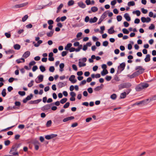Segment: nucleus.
I'll list each match as a JSON object with an SVG mask.
<instances>
[{"mask_svg":"<svg viewBox=\"0 0 156 156\" xmlns=\"http://www.w3.org/2000/svg\"><path fill=\"white\" fill-rule=\"evenodd\" d=\"M123 33L124 34H128L129 33V31L126 28H124L122 30Z\"/></svg>","mask_w":156,"mask_h":156,"instance_id":"43","label":"nucleus"},{"mask_svg":"<svg viewBox=\"0 0 156 156\" xmlns=\"http://www.w3.org/2000/svg\"><path fill=\"white\" fill-rule=\"evenodd\" d=\"M67 101V99L66 98H63L60 101V102L62 104H63L65 103Z\"/></svg>","mask_w":156,"mask_h":156,"instance_id":"40","label":"nucleus"},{"mask_svg":"<svg viewBox=\"0 0 156 156\" xmlns=\"http://www.w3.org/2000/svg\"><path fill=\"white\" fill-rule=\"evenodd\" d=\"M132 86L131 84L129 83H126L120 85V86L122 88H128Z\"/></svg>","mask_w":156,"mask_h":156,"instance_id":"4","label":"nucleus"},{"mask_svg":"<svg viewBox=\"0 0 156 156\" xmlns=\"http://www.w3.org/2000/svg\"><path fill=\"white\" fill-rule=\"evenodd\" d=\"M41 101V99H38L36 100H35L34 101H31L30 103L31 104H38Z\"/></svg>","mask_w":156,"mask_h":156,"instance_id":"29","label":"nucleus"},{"mask_svg":"<svg viewBox=\"0 0 156 156\" xmlns=\"http://www.w3.org/2000/svg\"><path fill=\"white\" fill-rule=\"evenodd\" d=\"M44 108L45 110H48L50 108V106L49 105H47L44 106Z\"/></svg>","mask_w":156,"mask_h":156,"instance_id":"61","label":"nucleus"},{"mask_svg":"<svg viewBox=\"0 0 156 156\" xmlns=\"http://www.w3.org/2000/svg\"><path fill=\"white\" fill-rule=\"evenodd\" d=\"M48 23L50 25H51L54 23L53 21L52 20H49L48 21Z\"/></svg>","mask_w":156,"mask_h":156,"instance_id":"63","label":"nucleus"},{"mask_svg":"<svg viewBox=\"0 0 156 156\" xmlns=\"http://www.w3.org/2000/svg\"><path fill=\"white\" fill-rule=\"evenodd\" d=\"M15 106H14L13 108H19V107L21 105L20 102L19 101H16L15 103Z\"/></svg>","mask_w":156,"mask_h":156,"instance_id":"13","label":"nucleus"},{"mask_svg":"<svg viewBox=\"0 0 156 156\" xmlns=\"http://www.w3.org/2000/svg\"><path fill=\"white\" fill-rule=\"evenodd\" d=\"M63 4L62 3H61L59 5V6L57 8V10L56 11V12L57 13H58L60 12L61 9L63 7Z\"/></svg>","mask_w":156,"mask_h":156,"instance_id":"22","label":"nucleus"},{"mask_svg":"<svg viewBox=\"0 0 156 156\" xmlns=\"http://www.w3.org/2000/svg\"><path fill=\"white\" fill-rule=\"evenodd\" d=\"M28 18V16L27 15H26L23 16L22 19V21L23 22L25 21Z\"/></svg>","mask_w":156,"mask_h":156,"instance_id":"44","label":"nucleus"},{"mask_svg":"<svg viewBox=\"0 0 156 156\" xmlns=\"http://www.w3.org/2000/svg\"><path fill=\"white\" fill-rule=\"evenodd\" d=\"M64 64L63 63H61L59 65V67L60 68L59 70H60V71L62 72V71H63V69L64 68Z\"/></svg>","mask_w":156,"mask_h":156,"instance_id":"35","label":"nucleus"},{"mask_svg":"<svg viewBox=\"0 0 156 156\" xmlns=\"http://www.w3.org/2000/svg\"><path fill=\"white\" fill-rule=\"evenodd\" d=\"M126 95V92H124L121 94L120 97L121 98H125Z\"/></svg>","mask_w":156,"mask_h":156,"instance_id":"33","label":"nucleus"},{"mask_svg":"<svg viewBox=\"0 0 156 156\" xmlns=\"http://www.w3.org/2000/svg\"><path fill=\"white\" fill-rule=\"evenodd\" d=\"M87 59L86 58H83L82 59H79V61H81L83 62H86Z\"/></svg>","mask_w":156,"mask_h":156,"instance_id":"52","label":"nucleus"},{"mask_svg":"<svg viewBox=\"0 0 156 156\" xmlns=\"http://www.w3.org/2000/svg\"><path fill=\"white\" fill-rule=\"evenodd\" d=\"M1 94L3 97H5V96L6 94V89H3Z\"/></svg>","mask_w":156,"mask_h":156,"instance_id":"38","label":"nucleus"},{"mask_svg":"<svg viewBox=\"0 0 156 156\" xmlns=\"http://www.w3.org/2000/svg\"><path fill=\"white\" fill-rule=\"evenodd\" d=\"M108 73V70L107 69H103L101 72V74L102 76H104Z\"/></svg>","mask_w":156,"mask_h":156,"instance_id":"25","label":"nucleus"},{"mask_svg":"<svg viewBox=\"0 0 156 156\" xmlns=\"http://www.w3.org/2000/svg\"><path fill=\"white\" fill-rule=\"evenodd\" d=\"M91 10L93 12H95L98 10V8L96 6H93L91 8Z\"/></svg>","mask_w":156,"mask_h":156,"instance_id":"31","label":"nucleus"},{"mask_svg":"<svg viewBox=\"0 0 156 156\" xmlns=\"http://www.w3.org/2000/svg\"><path fill=\"white\" fill-rule=\"evenodd\" d=\"M74 119V117L73 116L70 117H68L65 118H64L63 120V122H66L69 120H73Z\"/></svg>","mask_w":156,"mask_h":156,"instance_id":"8","label":"nucleus"},{"mask_svg":"<svg viewBox=\"0 0 156 156\" xmlns=\"http://www.w3.org/2000/svg\"><path fill=\"white\" fill-rule=\"evenodd\" d=\"M98 20V19L96 17H94L93 18H91L90 20V23H94L96 22Z\"/></svg>","mask_w":156,"mask_h":156,"instance_id":"16","label":"nucleus"},{"mask_svg":"<svg viewBox=\"0 0 156 156\" xmlns=\"http://www.w3.org/2000/svg\"><path fill=\"white\" fill-rule=\"evenodd\" d=\"M28 4V2H27L22 4L15 5L13 6V8L14 9H17L24 7L27 5Z\"/></svg>","mask_w":156,"mask_h":156,"instance_id":"3","label":"nucleus"},{"mask_svg":"<svg viewBox=\"0 0 156 156\" xmlns=\"http://www.w3.org/2000/svg\"><path fill=\"white\" fill-rule=\"evenodd\" d=\"M114 30L113 27H111L110 29H109L108 30V33L110 34H112L114 33Z\"/></svg>","mask_w":156,"mask_h":156,"instance_id":"30","label":"nucleus"},{"mask_svg":"<svg viewBox=\"0 0 156 156\" xmlns=\"http://www.w3.org/2000/svg\"><path fill=\"white\" fill-rule=\"evenodd\" d=\"M102 88V87L100 86H98L95 87L94 90L96 91H98Z\"/></svg>","mask_w":156,"mask_h":156,"instance_id":"51","label":"nucleus"},{"mask_svg":"<svg viewBox=\"0 0 156 156\" xmlns=\"http://www.w3.org/2000/svg\"><path fill=\"white\" fill-rule=\"evenodd\" d=\"M70 103L69 102L66 103L63 106V108H67L69 106Z\"/></svg>","mask_w":156,"mask_h":156,"instance_id":"55","label":"nucleus"},{"mask_svg":"<svg viewBox=\"0 0 156 156\" xmlns=\"http://www.w3.org/2000/svg\"><path fill=\"white\" fill-rule=\"evenodd\" d=\"M110 98L113 100H115L117 98L116 95L115 94H113L111 96Z\"/></svg>","mask_w":156,"mask_h":156,"instance_id":"39","label":"nucleus"},{"mask_svg":"<svg viewBox=\"0 0 156 156\" xmlns=\"http://www.w3.org/2000/svg\"><path fill=\"white\" fill-rule=\"evenodd\" d=\"M154 24H152L149 27V29L150 30H153L154 28Z\"/></svg>","mask_w":156,"mask_h":156,"instance_id":"64","label":"nucleus"},{"mask_svg":"<svg viewBox=\"0 0 156 156\" xmlns=\"http://www.w3.org/2000/svg\"><path fill=\"white\" fill-rule=\"evenodd\" d=\"M149 86V84L146 83H141L138 85L135 88L136 91H139L142 90L147 87Z\"/></svg>","mask_w":156,"mask_h":156,"instance_id":"1","label":"nucleus"},{"mask_svg":"<svg viewBox=\"0 0 156 156\" xmlns=\"http://www.w3.org/2000/svg\"><path fill=\"white\" fill-rule=\"evenodd\" d=\"M135 69L136 70H137L135 72L138 75L143 73L145 70L141 66H137L136 67Z\"/></svg>","mask_w":156,"mask_h":156,"instance_id":"2","label":"nucleus"},{"mask_svg":"<svg viewBox=\"0 0 156 156\" xmlns=\"http://www.w3.org/2000/svg\"><path fill=\"white\" fill-rule=\"evenodd\" d=\"M87 91L90 94H91L93 92V89L91 87H90L88 88Z\"/></svg>","mask_w":156,"mask_h":156,"instance_id":"62","label":"nucleus"},{"mask_svg":"<svg viewBox=\"0 0 156 156\" xmlns=\"http://www.w3.org/2000/svg\"><path fill=\"white\" fill-rule=\"evenodd\" d=\"M33 97V95L32 94H30V95L28 96L26 98V99H27L28 101L30 100L31 98Z\"/></svg>","mask_w":156,"mask_h":156,"instance_id":"56","label":"nucleus"},{"mask_svg":"<svg viewBox=\"0 0 156 156\" xmlns=\"http://www.w3.org/2000/svg\"><path fill=\"white\" fill-rule=\"evenodd\" d=\"M38 80L39 81V82H37L36 80H35V82L36 83H38L39 82H42L43 81L44 76L42 75H40L37 77Z\"/></svg>","mask_w":156,"mask_h":156,"instance_id":"14","label":"nucleus"},{"mask_svg":"<svg viewBox=\"0 0 156 156\" xmlns=\"http://www.w3.org/2000/svg\"><path fill=\"white\" fill-rule=\"evenodd\" d=\"M133 14H136L137 16H139L140 14V12L139 10H137L135 11H133Z\"/></svg>","mask_w":156,"mask_h":156,"instance_id":"34","label":"nucleus"},{"mask_svg":"<svg viewBox=\"0 0 156 156\" xmlns=\"http://www.w3.org/2000/svg\"><path fill=\"white\" fill-rule=\"evenodd\" d=\"M51 123L52 122L51 120L48 121L46 124V126L47 127L50 126L51 125Z\"/></svg>","mask_w":156,"mask_h":156,"instance_id":"46","label":"nucleus"},{"mask_svg":"<svg viewBox=\"0 0 156 156\" xmlns=\"http://www.w3.org/2000/svg\"><path fill=\"white\" fill-rule=\"evenodd\" d=\"M42 42L43 41L42 40H39L37 41V43H35L34 42L33 43L34 44V46L35 47H38L40 45V44L42 43Z\"/></svg>","mask_w":156,"mask_h":156,"instance_id":"19","label":"nucleus"},{"mask_svg":"<svg viewBox=\"0 0 156 156\" xmlns=\"http://www.w3.org/2000/svg\"><path fill=\"white\" fill-rule=\"evenodd\" d=\"M141 20L143 23L146 22L147 18L145 17H142L141 18Z\"/></svg>","mask_w":156,"mask_h":156,"instance_id":"57","label":"nucleus"},{"mask_svg":"<svg viewBox=\"0 0 156 156\" xmlns=\"http://www.w3.org/2000/svg\"><path fill=\"white\" fill-rule=\"evenodd\" d=\"M141 11L144 14H146L147 12V10L143 8L141 9Z\"/></svg>","mask_w":156,"mask_h":156,"instance_id":"60","label":"nucleus"},{"mask_svg":"<svg viewBox=\"0 0 156 156\" xmlns=\"http://www.w3.org/2000/svg\"><path fill=\"white\" fill-rule=\"evenodd\" d=\"M49 70L50 72H54V71L55 70L54 67L53 66H50L49 67Z\"/></svg>","mask_w":156,"mask_h":156,"instance_id":"47","label":"nucleus"},{"mask_svg":"<svg viewBox=\"0 0 156 156\" xmlns=\"http://www.w3.org/2000/svg\"><path fill=\"white\" fill-rule=\"evenodd\" d=\"M138 75L137 74V73L135 72L134 73L132 74L131 75H128V76L130 78L132 79L133 78H134L137 76Z\"/></svg>","mask_w":156,"mask_h":156,"instance_id":"20","label":"nucleus"},{"mask_svg":"<svg viewBox=\"0 0 156 156\" xmlns=\"http://www.w3.org/2000/svg\"><path fill=\"white\" fill-rule=\"evenodd\" d=\"M112 78V77L111 76H106L105 78V79L107 81H110V80H111Z\"/></svg>","mask_w":156,"mask_h":156,"instance_id":"48","label":"nucleus"},{"mask_svg":"<svg viewBox=\"0 0 156 156\" xmlns=\"http://www.w3.org/2000/svg\"><path fill=\"white\" fill-rule=\"evenodd\" d=\"M18 94L22 96H23L25 94V92L24 91H19Z\"/></svg>","mask_w":156,"mask_h":156,"instance_id":"54","label":"nucleus"},{"mask_svg":"<svg viewBox=\"0 0 156 156\" xmlns=\"http://www.w3.org/2000/svg\"><path fill=\"white\" fill-rule=\"evenodd\" d=\"M36 63V62L34 61H32L30 62L29 63V65L30 66L34 65Z\"/></svg>","mask_w":156,"mask_h":156,"instance_id":"59","label":"nucleus"},{"mask_svg":"<svg viewBox=\"0 0 156 156\" xmlns=\"http://www.w3.org/2000/svg\"><path fill=\"white\" fill-rule=\"evenodd\" d=\"M34 82V81L33 80H31L30 82L29 83L28 85V86L29 87H31L33 85V83Z\"/></svg>","mask_w":156,"mask_h":156,"instance_id":"49","label":"nucleus"},{"mask_svg":"<svg viewBox=\"0 0 156 156\" xmlns=\"http://www.w3.org/2000/svg\"><path fill=\"white\" fill-rule=\"evenodd\" d=\"M53 54L52 52L50 53L48 55V60L50 61H53L54 60V58L53 57Z\"/></svg>","mask_w":156,"mask_h":156,"instance_id":"11","label":"nucleus"},{"mask_svg":"<svg viewBox=\"0 0 156 156\" xmlns=\"http://www.w3.org/2000/svg\"><path fill=\"white\" fill-rule=\"evenodd\" d=\"M107 14L108 13L107 12H105L101 16L100 18V20L101 21H102L104 19L107 17Z\"/></svg>","mask_w":156,"mask_h":156,"instance_id":"12","label":"nucleus"},{"mask_svg":"<svg viewBox=\"0 0 156 156\" xmlns=\"http://www.w3.org/2000/svg\"><path fill=\"white\" fill-rule=\"evenodd\" d=\"M124 18H125V19L127 20V21H130L131 20V18L129 16V15L127 13H125L124 15Z\"/></svg>","mask_w":156,"mask_h":156,"instance_id":"15","label":"nucleus"},{"mask_svg":"<svg viewBox=\"0 0 156 156\" xmlns=\"http://www.w3.org/2000/svg\"><path fill=\"white\" fill-rule=\"evenodd\" d=\"M116 18L118 21H120L122 20V17L121 16L119 15L117 16Z\"/></svg>","mask_w":156,"mask_h":156,"instance_id":"50","label":"nucleus"},{"mask_svg":"<svg viewBox=\"0 0 156 156\" xmlns=\"http://www.w3.org/2000/svg\"><path fill=\"white\" fill-rule=\"evenodd\" d=\"M18 63H20L21 62H24L25 61V59L23 58H21L20 59H17L16 61Z\"/></svg>","mask_w":156,"mask_h":156,"instance_id":"24","label":"nucleus"},{"mask_svg":"<svg viewBox=\"0 0 156 156\" xmlns=\"http://www.w3.org/2000/svg\"><path fill=\"white\" fill-rule=\"evenodd\" d=\"M108 42L107 41H105L103 42V46L106 47L107 46L108 44Z\"/></svg>","mask_w":156,"mask_h":156,"instance_id":"58","label":"nucleus"},{"mask_svg":"<svg viewBox=\"0 0 156 156\" xmlns=\"http://www.w3.org/2000/svg\"><path fill=\"white\" fill-rule=\"evenodd\" d=\"M40 69L41 70V71L42 72H43L45 70V69L44 67L43 66H40Z\"/></svg>","mask_w":156,"mask_h":156,"instance_id":"41","label":"nucleus"},{"mask_svg":"<svg viewBox=\"0 0 156 156\" xmlns=\"http://www.w3.org/2000/svg\"><path fill=\"white\" fill-rule=\"evenodd\" d=\"M126 64L125 62H122L118 66V68L119 69H121L120 70L122 71L124 70Z\"/></svg>","mask_w":156,"mask_h":156,"instance_id":"10","label":"nucleus"},{"mask_svg":"<svg viewBox=\"0 0 156 156\" xmlns=\"http://www.w3.org/2000/svg\"><path fill=\"white\" fill-rule=\"evenodd\" d=\"M151 101V100L150 98H148L147 99L143 101V104H147L150 103Z\"/></svg>","mask_w":156,"mask_h":156,"instance_id":"28","label":"nucleus"},{"mask_svg":"<svg viewBox=\"0 0 156 156\" xmlns=\"http://www.w3.org/2000/svg\"><path fill=\"white\" fill-rule=\"evenodd\" d=\"M24 31V30L23 29H18L17 31V33L18 34H21L23 33Z\"/></svg>","mask_w":156,"mask_h":156,"instance_id":"45","label":"nucleus"},{"mask_svg":"<svg viewBox=\"0 0 156 156\" xmlns=\"http://www.w3.org/2000/svg\"><path fill=\"white\" fill-rule=\"evenodd\" d=\"M30 51H27L24 52V53L22 57L24 59L30 56Z\"/></svg>","mask_w":156,"mask_h":156,"instance_id":"9","label":"nucleus"},{"mask_svg":"<svg viewBox=\"0 0 156 156\" xmlns=\"http://www.w3.org/2000/svg\"><path fill=\"white\" fill-rule=\"evenodd\" d=\"M72 46V44L71 43H68L65 47V49L66 50H69Z\"/></svg>","mask_w":156,"mask_h":156,"instance_id":"17","label":"nucleus"},{"mask_svg":"<svg viewBox=\"0 0 156 156\" xmlns=\"http://www.w3.org/2000/svg\"><path fill=\"white\" fill-rule=\"evenodd\" d=\"M86 66V64L82 62L81 61H79V67H82L85 66Z\"/></svg>","mask_w":156,"mask_h":156,"instance_id":"26","label":"nucleus"},{"mask_svg":"<svg viewBox=\"0 0 156 156\" xmlns=\"http://www.w3.org/2000/svg\"><path fill=\"white\" fill-rule=\"evenodd\" d=\"M77 4L82 9L85 8L86 7V5L82 1L78 2Z\"/></svg>","mask_w":156,"mask_h":156,"instance_id":"6","label":"nucleus"},{"mask_svg":"<svg viewBox=\"0 0 156 156\" xmlns=\"http://www.w3.org/2000/svg\"><path fill=\"white\" fill-rule=\"evenodd\" d=\"M54 32V30H51L50 32L47 33V35L48 37H51L53 35Z\"/></svg>","mask_w":156,"mask_h":156,"instance_id":"18","label":"nucleus"},{"mask_svg":"<svg viewBox=\"0 0 156 156\" xmlns=\"http://www.w3.org/2000/svg\"><path fill=\"white\" fill-rule=\"evenodd\" d=\"M74 3V1L73 0H71L69 1L68 3V5L69 6H70L73 5Z\"/></svg>","mask_w":156,"mask_h":156,"instance_id":"36","label":"nucleus"},{"mask_svg":"<svg viewBox=\"0 0 156 156\" xmlns=\"http://www.w3.org/2000/svg\"><path fill=\"white\" fill-rule=\"evenodd\" d=\"M18 147L16 145H13L9 153L10 154H12L14 152L16 151Z\"/></svg>","mask_w":156,"mask_h":156,"instance_id":"5","label":"nucleus"},{"mask_svg":"<svg viewBox=\"0 0 156 156\" xmlns=\"http://www.w3.org/2000/svg\"><path fill=\"white\" fill-rule=\"evenodd\" d=\"M62 119V117L61 116H59L55 118L56 121L57 122H60L61 121Z\"/></svg>","mask_w":156,"mask_h":156,"instance_id":"37","label":"nucleus"},{"mask_svg":"<svg viewBox=\"0 0 156 156\" xmlns=\"http://www.w3.org/2000/svg\"><path fill=\"white\" fill-rule=\"evenodd\" d=\"M75 76L74 75H71L69 79V81L73 83H75L77 80L76 79H75Z\"/></svg>","mask_w":156,"mask_h":156,"instance_id":"7","label":"nucleus"},{"mask_svg":"<svg viewBox=\"0 0 156 156\" xmlns=\"http://www.w3.org/2000/svg\"><path fill=\"white\" fill-rule=\"evenodd\" d=\"M135 2L133 1H130L128 2V5L129 6H133L135 5Z\"/></svg>","mask_w":156,"mask_h":156,"instance_id":"42","label":"nucleus"},{"mask_svg":"<svg viewBox=\"0 0 156 156\" xmlns=\"http://www.w3.org/2000/svg\"><path fill=\"white\" fill-rule=\"evenodd\" d=\"M14 48L16 50H18L20 48V46L19 44H16L14 45Z\"/></svg>","mask_w":156,"mask_h":156,"instance_id":"32","label":"nucleus"},{"mask_svg":"<svg viewBox=\"0 0 156 156\" xmlns=\"http://www.w3.org/2000/svg\"><path fill=\"white\" fill-rule=\"evenodd\" d=\"M66 85V83H64L62 82H59L58 83V86L59 88H62L65 86Z\"/></svg>","mask_w":156,"mask_h":156,"instance_id":"23","label":"nucleus"},{"mask_svg":"<svg viewBox=\"0 0 156 156\" xmlns=\"http://www.w3.org/2000/svg\"><path fill=\"white\" fill-rule=\"evenodd\" d=\"M54 137V135H47L45 136V138L47 140H49Z\"/></svg>","mask_w":156,"mask_h":156,"instance_id":"27","label":"nucleus"},{"mask_svg":"<svg viewBox=\"0 0 156 156\" xmlns=\"http://www.w3.org/2000/svg\"><path fill=\"white\" fill-rule=\"evenodd\" d=\"M5 35L7 38H9L11 37V34L10 33H5Z\"/></svg>","mask_w":156,"mask_h":156,"instance_id":"53","label":"nucleus"},{"mask_svg":"<svg viewBox=\"0 0 156 156\" xmlns=\"http://www.w3.org/2000/svg\"><path fill=\"white\" fill-rule=\"evenodd\" d=\"M145 61L146 62H147L150 60V55L149 54L146 55V58L144 59Z\"/></svg>","mask_w":156,"mask_h":156,"instance_id":"21","label":"nucleus"}]
</instances>
